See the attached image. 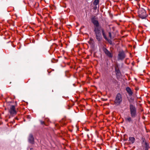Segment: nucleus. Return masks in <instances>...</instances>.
I'll return each instance as SVG.
<instances>
[{"label": "nucleus", "instance_id": "f257e3e1", "mask_svg": "<svg viewBox=\"0 0 150 150\" xmlns=\"http://www.w3.org/2000/svg\"><path fill=\"white\" fill-rule=\"evenodd\" d=\"M130 113L131 116L132 118H135L137 115L136 108L132 104H130L129 105Z\"/></svg>", "mask_w": 150, "mask_h": 150}, {"label": "nucleus", "instance_id": "f03ea898", "mask_svg": "<svg viewBox=\"0 0 150 150\" xmlns=\"http://www.w3.org/2000/svg\"><path fill=\"white\" fill-rule=\"evenodd\" d=\"M101 28L99 29L96 28L95 29H94V30L96 36V38L97 40L98 41H100L102 38L101 33Z\"/></svg>", "mask_w": 150, "mask_h": 150}, {"label": "nucleus", "instance_id": "7ed1b4c3", "mask_svg": "<svg viewBox=\"0 0 150 150\" xmlns=\"http://www.w3.org/2000/svg\"><path fill=\"white\" fill-rule=\"evenodd\" d=\"M138 13L139 17L142 19L145 18L147 16L146 11L143 8H139L138 9Z\"/></svg>", "mask_w": 150, "mask_h": 150}, {"label": "nucleus", "instance_id": "20e7f679", "mask_svg": "<svg viewBox=\"0 0 150 150\" xmlns=\"http://www.w3.org/2000/svg\"><path fill=\"white\" fill-rule=\"evenodd\" d=\"M122 98L121 95L118 93L116 95L114 101V103L115 105H119L122 102Z\"/></svg>", "mask_w": 150, "mask_h": 150}, {"label": "nucleus", "instance_id": "39448f33", "mask_svg": "<svg viewBox=\"0 0 150 150\" xmlns=\"http://www.w3.org/2000/svg\"><path fill=\"white\" fill-rule=\"evenodd\" d=\"M91 22L94 25V29H95L96 28L99 29L101 28V26L100 25L98 21L96 20L95 18H92Z\"/></svg>", "mask_w": 150, "mask_h": 150}, {"label": "nucleus", "instance_id": "423d86ee", "mask_svg": "<svg viewBox=\"0 0 150 150\" xmlns=\"http://www.w3.org/2000/svg\"><path fill=\"white\" fill-rule=\"evenodd\" d=\"M9 112L12 116L15 115L17 113V111L15 109V107L14 105H11L10 107L9 110Z\"/></svg>", "mask_w": 150, "mask_h": 150}, {"label": "nucleus", "instance_id": "0eeeda50", "mask_svg": "<svg viewBox=\"0 0 150 150\" xmlns=\"http://www.w3.org/2000/svg\"><path fill=\"white\" fill-rule=\"evenodd\" d=\"M142 147L144 148L145 150H148L149 148V144L146 142L144 138H142Z\"/></svg>", "mask_w": 150, "mask_h": 150}, {"label": "nucleus", "instance_id": "6e6552de", "mask_svg": "<svg viewBox=\"0 0 150 150\" xmlns=\"http://www.w3.org/2000/svg\"><path fill=\"white\" fill-rule=\"evenodd\" d=\"M126 55L123 51L119 52L118 55V60H122L125 57Z\"/></svg>", "mask_w": 150, "mask_h": 150}, {"label": "nucleus", "instance_id": "1a4fd4ad", "mask_svg": "<svg viewBox=\"0 0 150 150\" xmlns=\"http://www.w3.org/2000/svg\"><path fill=\"white\" fill-rule=\"evenodd\" d=\"M103 50L105 54L108 57L112 58L113 57L112 54L106 48L103 47Z\"/></svg>", "mask_w": 150, "mask_h": 150}, {"label": "nucleus", "instance_id": "9d476101", "mask_svg": "<svg viewBox=\"0 0 150 150\" xmlns=\"http://www.w3.org/2000/svg\"><path fill=\"white\" fill-rule=\"evenodd\" d=\"M126 90L128 93L129 95V96H131L132 95L133 93V92L131 88H130L129 87H127L126 88Z\"/></svg>", "mask_w": 150, "mask_h": 150}, {"label": "nucleus", "instance_id": "9b49d317", "mask_svg": "<svg viewBox=\"0 0 150 150\" xmlns=\"http://www.w3.org/2000/svg\"><path fill=\"white\" fill-rule=\"evenodd\" d=\"M34 138L33 135L30 134L29 135L28 137V141L31 144H33L34 143Z\"/></svg>", "mask_w": 150, "mask_h": 150}, {"label": "nucleus", "instance_id": "f8f14e48", "mask_svg": "<svg viewBox=\"0 0 150 150\" xmlns=\"http://www.w3.org/2000/svg\"><path fill=\"white\" fill-rule=\"evenodd\" d=\"M125 121L128 122H132L133 120L132 118L131 117L129 116H128L127 117H125Z\"/></svg>", "mask_w": 150, "mask_h": 150}, {"label": "nucleus", "instance_id": "ddd939ff", "mask_svg": "<svg viewBox=\"0 0 150 150\" xmlns=\"http://www.w3.org/2000/svg\"><path fill=\"white\" fill-rule=\"evenodd\" d=\"M129 141L130 142V143L133 144L135 141V139L133 137H129Z\"/></svg>", "mask_w": 150, "mask_h": 150}, {"label": "nucleus", "instance_id": "4468645a", "mask_svg": "<svg viewBox=\"0 0 150 150\" xmlns=\"http://www.w3.org/2000/svg\"><path fill=\"white\" fill-rule=\"evenodd\" d=\"M101 31L102 32V35L104 37V38H105V40H107V37L106 36V35H105V31L103 29L101 28Z\"/></svg>", "mask_w": 150, "mask_h": 150}, {"label": "nucleus", "instance_id": "2eb2a0df", "mask_svg": "<svg viewBox=\"0 0 150 150\" xmlns=\"http://www.w3.org/2000/svg\"><path fill=\"white\" fill-rule=\"evenodd\" d=\"M101 31L102 32V35L104 37V38H105V40H107V37L106 36V35H105V31L103 29L101 28Z\"/></svg>", "mask_w": 150, "mask_h": 150}, {"label": "nucleus", "instance_id": "dca6fc26", "mask_svg": "<svg viewBox=\"0 0 150 150\" xmlns=\"http://www.w3.org/2000/svg\"><path fill=\"white\" fill-rule=\"evenodd\" d=\"M88 42L90 45H93L94 44V42L93 39L91 38L88 41Z\"/></svg>", "mask_w": 150, "mask_h": 150}, {"label": "nucleus", "instance_id": "f3484780", "mask_svg": "<svg viewBox=\"0 0 150 150\" xmlns=\"http://www.w3.org/2000/svg\"><path fill=\"white\" fill-rule=\"evenodd\" d=\"M60 123L61 126L65 125L67 124V122H65L64 119H62L60 122Z\"/></svg>", "mask_w": 150, "mask_h": 150}, {"label": "nucleus", "instance_id": "a211bd4d", "mask_svg": "<svg viewBox=\"0 0 150 150\" xmlns=\"http://www.w3.org/2000/svg\"><path fill=\"white\" fill-rule=\"evenodd\" d=\"M99 0H94L93 2V4L95 6H96L99 4Z\"/></svg>", "mask_w": 150, "mask_h": 150}, {"label": "nucleus", "instance_id": "6ab92c4d", "mask_svg": "<svg viewBox=\"0 0 150 150\" xmlns=\"http://www.w3.org/2000/svg\"><path fill=\"white\" fill-rule=\"evenodd\" d=\"M107 40L108 42L110 43V44H112V41L110 39H108V38H107V40Z\"/></svg>", "mask_w": 150, "mask_h": 150}, {"label": "nucleus", "instance_id": "aec40b11", "mask_svg": "<svg viewBox=\"0 0 150 150\" xmlns=\"http://www.w3.org/2000/svg\"><path fill=\"white\" fill-rule=\"evenodd\" d=\"M109 36L110 39H112V35L110 32L109 33Z\"/></svg>", "mask_w": 150, "mask_h": 150}, {"label": "nucleus", "instance_id": "412c9836", "mask_svg": "<svg viewBox=\"0 0 150 150\" xmlns=\"http://www.w3.org/2000/svg\"><path fill=\"white\" fill-rule=\"evenodd\" d=\"M116 74L120 73V71L119 70L116 69Z\"/></svg>", "mask_w": 150, "mask_h": 150}, {"label": "nucleus", "instance_id": "4be33fe9", "mask_svg": "<svg viewBox=\"0 0 150 150\" xmlns=\"http://www.w3.org/2000/svg\"><path fill=\"white\" fill-rule=\"evenodd\" d=\"M40 122H41V123L42 124H44V121H40Z\"/></svg>", "mask_w": 150, "mask_h": 150}, {"label": "nucleus", "instance_id": "5701e85b", "mask_svg": "<svg viewBox=\"0 0 150 150\" xmlns=\"http://www.w3.org/2000/svg\"><path fill=\"white\" fill-rule=\"evenodd\" d=\"M97 6H95V7H94V9H97Z\"/></svg>", "mask_w": 150, "mask_h": 150}, {"label": "nucleus", "instance_id": "b1692460", "mask_svg": "<svg viewBox=\"0 0 150 150\" xmlns=\"http://www.w3.org/2000/svg\"><path fill=\"white\" fill-rule=\"evenodd\" d=\"M57 124L55 125V126H57Z\"/></svg>", "mask_w": 150, "mask_h": 150}]
</instances>
